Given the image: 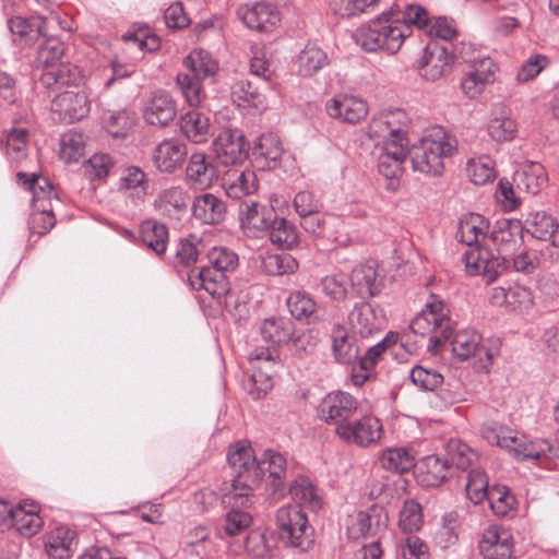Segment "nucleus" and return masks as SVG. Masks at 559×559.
Instances as JSON below:
<instances>
[{"instance_id":"22","label":"nucleus","mask_w":559,"mask_h":559,"mask_svg":"<svg viewBox=\"0 0 559 559\" xmlns=\"http://www.w3.org/2000/svg\"><path fill=\"white\" fill-rule=\"evenodd\" d=\"M219 171L214 162L203 152L193 153L185 170L186 182L200 190L207 189L218 179Z\"/></svg>"},{"instance_id":"34","label":"nucleus","mask_w":559,"mask_h":559,"mask_svg":"<svg viewBox=\"0 0 559 559\" xmlns=\"http://www.w3.org/2000/svg\"><path fill=\"white\" fill-rule=\"evenodd\" d=\"M274 215L273 209H269L255 201H245L239 205L241 227L253 233L254 236L258 233L266 231Z\"/></svg>"},{"instance_id":"10","label":"nucleus","mask_w":559,"mask_h":559,"mask_svg":"<svg viewBox=\"0 0 559 559\" xmlns=\"http://www.w3.org/2000/svg\"><path fill=\"white\" fill-rule=\"evenodd\" d=\"M409 118L402 109L383 112L371 119L368 124V136L378 144H408L406 138Z\"/></svg>"},{"instance_id":"16","label":"nucleus","mask_w":559,"mask_h":559,"mask_svg":"<svg viewBox=\"0 0 559 559\" xmlns=\"http://www.w3.org/2000/svg\"><path fill=\"white\" fill-rule=\"evenodd\" d=\"M358 409L357 400L349 393L335 391L326 394L317 408L318 417L328 425L349 423Z\"/></svg>"},{"instance_id":"45","label":"nucleus","mask_w":559,"mask_h":559,"mask_svg":"<svg viewBox=\"0 0 559 559\" xmlns=\"http://www.w3.org/2000/svg\"><path fill=\"white\" fill-rule=\"evenodd\" d=\"M408 144H385L378 158V170L385 178H396L407 155Z\"/></svg>"},{"instance_id":"46","label":"nucleus","mask_w":559,"mask_h":559,"mask_svg":"<svg viewBox=\"0 0 559 559\" xmlns=\"http://www.w3.org/2000/svg\"><path fill=\"white\" fill-rule=\"evenodd\" d=\"M288 490L292 499L296 502L295 506L301 510L307 508L311 511H318L322 506V499L318 489L307 477L300 476L296 478L289 485Z\"/></svg>"},{"instance_id":"39","label":"nucleus","mask_w":559,"mask_h":559,"mask_svg":"<svg viewBox=\"0 0 559 559\" xmlns=\"http://www.w3.org/2000/svg\"><path fill=\"white\" fill-rule=\"evenodd\" d=\"M226 207L224 202L212 193L197 197L192 204V214L195 219L204 224H218L224 219Z\"/></svg>"},{"instance_id":"26","label":"nucleus","mask_w":559,"mask_h":559,"mask_svg":"<svg viewBox=\"0 0 559 559\" xmlns=\"http://www.w3.org/2000/svg\"><path fill=\"white\" fill-rule=\"evenodd\" d=\"M237 16L248 28L258 32H269L280 21L278 11L267 2L240 5L237 9Z\"/></svg>"},{"instance_id":"63","label":"nucleus","mask_w":559,"mask_h":559,"mask_svg":"<svg viewBox=\"0 0 559 559\" xmlns=\"http://www.w3.org/2000/svg\"><path fill=\"white\" fill-rule=\"evenodd\" d=\"M318 345V338L312 330L295 331L293 329L286 348L298 358H304L312 354Z\"/></svg>"},{"instance_id":"13","label":"nucleus","mask_w":559,"mask_h":559,"mask_svg":"<svg viewBox=\"0 0 559 559\" xmlns=\"http://www.w3.org/2000/svg\"><path fill=\"white\" fill-rule=\"evenodd\" d=\"M48 36L37 51V62L46 68L40 82L48 87L66 85L70 82L64 75L67 68L64 66L57 67L64 53V45L50 34Z\"/></svg>"},{"instance_id":"47","label":"nucleus","mask_w":559,"mask_h":559,"mask_svg":"<svg viewBox=\"0 0 559 559\" xmlns=\"http://www.w3.org/2000/svg\"><path fill=\"white\" fill-rule=\"evenodd\" d=\"M283 153L282 142L274 133L260 135L253 144L252 155L262 168L271 167Z\"/></svg>"},{"instance_id":"61","label":"nucleus","mask_w":559,"mask_h":559,"mask_svg":"<svg viewBox=\"0 0 559 559\" xmlns=\"http://www.w3.org/2000/svg\"><path fill=\"white\" fill-rule=\"evenodd\" d=\"M518 124L514 119L509 117L502 107L499 115L490 119L488 123V133L497 142H507L515 138Z\"/></svg>"},{"instance_id":"44","label":"nucleus","mask_w":559,"mask_h":559,"mask_svg":"<svg viewBox=\"0 0 559 559\" xmlns=\"http://www.w3.org/2000/svg\"><path fill=\"white\" fill-rule=\"evenodd\" d=\"M329 64L326 52L316 44L309 43L296 59L297 73L302 78H311Z\"/></svg>"},{"instance_id":"36","label":"nucleus","mask_w":559,"mask_h":559,"mask_svg":"<svg viewBox=\"0 0 559 559\" xmlns=\"http://www.w3.org/2000/svg\"><path fill=\"white\" fill-rule=\"evenodd\" d=\"M222 186L229 198L241 199L258 190L257 175L250 169L231 168L224 174Z\"/></svg>"},{"instance_id":"30","label":"nucleus","mask_w":559,"mask_h":559,"mask_svg":"<svg viewBox=\"0 0 559 559\" xmlns=\"http://www.w3.org/2000/svg\"><path fill=\"white\" fill-rule=\"evenodd\" d=\"M189 193L181 186H173L158 192L154 200V209L163 216L180 218L187 213Z\"/></svg>"},{"instance_id":"4","label":"nucleus","mask_w":559,"mask_h":559,"mask_svg":"<svg viewBox=\"0 0 559 559\" xmlns=\"http://www.w3.org/2000/svg\"><path fill=\"white\" fill-rule=\"evenodd\" d=\"M19 99L15 81L2 73V102H7L11 107L7 115L13 124L7 130L5 146L7 155L13 163H19L26 157L28 143V130L24 126L27 118V108Z\"/></svg>"},{"instance_id":"15","label":"nucleus","mask_w":559,"mask_h":559,"mask_svg":"<svg viewBox=\"0 0 559 559\" xmlns=\"http://www.w3.org/2000/svg\"><path fill=\"white\" fill-rule=\"evenodd\" d=\"M91 102L84 90L76 86L59 93L51 100V111L64 123H73L87 117Z\"/></svg>"},{"instance_id":"12","label":"nucleus","mask_w":559,"mask_h":559,"mask_svg":"<svg viewBox=\"0 0 559 559\" xmlns=\"http://www.w3.org/2000/svg\"><path fill=\"white\" fill-rule=\"evenodd\" d=\"M382 424L372 415L350 419L335 428L336 436L347 444L367 448L377 444L382 437Z\"/></svg>"},{"instance_id":"57","label":"nucleus","mask_w":559,"mask_h":559,"mask_svg":"<svg viewBox=\"0 0 559 559\" xmlns=\"http://www.w3.org/2000/svg\"><path fill=\"white\" fill-rule=\"evenodd\" d=\"M338 218L332 215H322L320 212L301 217V227L309 234L326 239H334V230Z\"/></svg>"},{"instance_id":"23","label":"nucleus","mask_w":559,"mask_h":559,"mask_svg":"<svg viewBox=\"0 0 559 559\" xmlns=\"http://www.w3.org/2000/svg\"><path fill=\"white\" fill-rule=\"evenodd\" d=\"M453 57L444 46L429 44L418 61L420 75L427 81H438L450 70Z\"/></svg>"},{"instance_id":"33","label":"nucleus","mask_w":559,"mask_h":559,"mask_svg":"<svg viewBox=\"0 0 559 559\" xmlns=\"http://www.w3.org/2000/svg\"><path fill=\"white\" fill-rule=\"evenodd\" d=\"M513 182L518 190L536 194L547 185L548 176L540 163L525 160L515 169Z\"/></svg>"},{"instance_id":"3","label":"nucleus","mask_w":559,"mask_h":559,"mask_svg":"<svg viewBox=\"0 0 559 559\" xmlns=\"http://www.w3.org/2000/svg\"><path fill=\"white\" fill-rule=\"evenodd\" d=\"M209 266H203L189 280L194 289H204L213 298L225 296L230 289L228 274L239 264L238 254L227 247H213L206 253Z\"/></svg>"},{"instance_id":"60","label":"nucleus","mask_w":559,"mask_h":559,"mask_svg":"<svg viewBox=\"0 0 559 559\" xmlns=\"http://www.w3.org/2000/svg\"><path fill=\"white\" fill-rule=\"evenodd\" d=\"M489 480L481 468H471L466 480V496L474 503L478 504L489 497Z\"/></svg>"},{"instance_id":"53","label":"nucleus","mask_w":559,"mask_h":559,"mask_svg":"<svg viewBox=\"0 0 559 559\" xmlns=\"http://www.w3.org/2000/svg\"><path fill=\"white\" fill-rule=\"evenodd\" d=\"M266 233L272 243L286 249H292L298 242L297 229L284 217L273 216Z\"/></svg>"},{"instance_id":"19","label":"nucleus","mask_w":559,"mask_h":559,"mask_svg":"<svg viewBox=\"0 0 559 559\" xmlns=\"http://www.w3.org/2000/svg\"><path fill=\"white\" fill-rule=\"evenodd\" d=\"M325 110L333 119L355 124L367 116L369 108L361 97L341 93L326 102Z\"/></svg>"},{"instance_id":"56","label":"nucleus","mask_w":559,"mask_h":559,"mask_svg":"<svg viewBox=\"0 0 559 559\" xmlns=\"http://www.w3.org/2000/svg\"><path fill=\"white\" fill-rule=\"evenodd\" d=\"M274 547L272 536L260 528L251 531L240 546L253 559H267L272 556Z\"/></svg>"},{"instance_id":"1","label":"nucleus","mask_w":559,"mask_h":559,"mask_svg":"<svg viewBox=\"0 0 559 559\" xmlns=\"http://www.w3.org/2000/svg\"><path fill=\"white\" fill-rule=\"evenodd\" d=\"M427 22V11L415 4L395 2L389 11L357 29L355 39L366 51L395 53L411 35L413 23Z\"/></svg>"},{"instance_id":"59","label":"nucleus","mask_w":559,"mask_h":559,"mask_svg":"<svg viewBox=\"0 0 559 559\" xmlns=\"http://www.w3.org/2000/svg\"><path fill=\"white\" fill-rule=\"evenodd\" d=\"M85 140L83 133L69 130L60 138L59 156L66 163H75L84 154Z\"/></svg>"},{"instance_id":"29","label":"nucleus","mask_w":559,"mask_h":559,"mask_svg":"<svg viewBox=\"0 0 559 559\" xmlns=\"http://www.w3.org/2000/svg\"><path fill=\"white\" fill-rule=\"evenodd\" d=\"M514 445L509 448V452L519 461L540 462L558 455V449L547 439L526 440L514 433Z\"/></svg>"},{"instance_id":"8","label":"nucleus","mask_w":559,"mask_h":559,"mask_svg":"<svg viewBox=\"0 0 559 559\" xmlns=\"http://www.w3.org/2000/svg\"><path fill=\"white\" fill-rule=\"evenodd\" d=\"M450 340L453 355L460 360L475 358L479 369H488L499 352L497 344L488 345V342H484L481 335L472 329L452 333Z\"/></svg>"},{"instance_id":"48","label":"nucleus","mask_w":559,"mask_h":559,"mask_svg":"<svg viewBox=\"0 0 559 559\" xmlns=\"http://www.w3.org/2000/svg\"><path fill=\"white\" fill-rule=\"evenodd\" d=\"M293 322L285 318L265 319L260 328L262 338L272 347H286L292 331Z\"/></svg>"},{"instance_id":"40","label":"nucleus","mask_w":559,"mask_h":559,"mask_svg":"<svg viewBox=\"0 0 559 559\" xmlns=\"http://www.w3.org/2000/svg\"><path fill=\"white\" fill-rule=\"evenodd\" d=\"M331 338L333 355L340 364L349 365L359 360V346L343 325L335 324L333 326Z\"/></svg>"},{"instance_id":"62","label":"nucleus","mask_w":559,"mask_h":559,"mask_svg":"<svg viewBox=\"0 0 559 559\" xmlns=\"http://www.w3.org/2000/svg\"><path fill=\"white\" fill-rule=\"evenodd\" d=\"M466 173L474 185H486L495 178V163L487 155L472 158L467 162Z\"/></svg>"},{"instance_id":"21","label":"nucleus","mask_w":559,"mask_h":559,"mask_svg":"<svg viewBox=\"0 0 559 559\" xmlns=\"http://www.w3.org/2000/svg\"><path fill=\"white\" fill-rule=\"evenodd\" d=\"M216 159L224 166L237 165L246 159L243 134L239 130H223L214 140Z\"/></svg>"},{"instance_id":"5","label":"nucleus","mask_w":559,"mask_h":559,"mask_svg":"<svg viewBox=\"0 0 559 559\" xmlns=\"http://www.w3.org/2000/svg\"><path fill=\"white\" fill-rule=\"evenodd\" d=\"M449 314L448 305L432 296L431 300L412 320L409 324L411 331L415 335L429 337L427 346L429 352L437 353L450 340L452 330Z\"/></svg>"},{"instance_id":"55","label":"nucleus","mask_w":559,"mask_h":559,"mask_svg":"<svg viewBox=\"0 0 559 559\" xmlns=\"http://www.w3.org/2000/svg\"><path fill=\"white\" fill-rule=\"evenodd\" d=\"M261 270L272 276L293 274L298 269L297 260L289 253H265L261 257Z\"/></svg>"},{"instance_id":"37","label":"nucleus","mask_w":559,"mask_h":559,"mask_svg":"<svg viewBox=\"0 0 559 559\" xmlns=\"http://www.w3.org/2000/svg\"><path fill=\"white\" fill-rule=\"evenodd\" d=\"M489 234V222L480 214L471 213L459 222L456 239L468 249L479 248Z\"/></svg>"},{"instance_id":"20","label":"nucleus","mask_w":559,"mask_h":559,"mask_svg":"<svg viewBox=\"0 0 559 559\" xmlns=\"http://www.w3.org/2000/svg\"><path fill=\"white\" fill-rule=\"evenodd\" d=\"M513 546V536L508 530L490 526L484 532L478 550L485 559H511Z\"/></svg>"},{"instance_id":"17","label":"nucleus","mask_w":559,"mask_h":559,"mask_svg":"<svg viewBox=\"0 0 559 559\" xmlns=\"http://www.w3.org/2000/svg\"><path fill=\"white\" fill-rule=\"evenodd\" d=\"M2 526L12 527L20 535L32 537L43 526V520L34 503H19L8 509L2 500Z\"/></svg>"},{"instance_id":"49","label":"nucleus","mask_w":559,"mask_h":559,"mask_svg":"<svg viewBox=\"0 0 559 559\" xmlns=\"http://www.w3.org/2000/svg\"><path fill=\"white\" fill-rule=\"evenodd\" d=\"M183 64L191 72V76L201 80L213 78L218 71L217 61L203 49L192 50L185 58Z\"/></svg>"},{"instance_id":"51","label":"nucleus","mask_w":559,"mask_h":559,"mask_svg":"<svg viewBox=\"0 0 559 559\" xmlns=\"http://www.w3.org/2000/svg\"><path fill=\"white\" fill-rule=\"evenodd\" d=\"M287 307L290 314L298 321L310 324L318 320L317 304L305 292L290 293L287 298Z\"/></svg>"},{"instance_id":"24","label":"nucleus","mask_w":559,"mask_h":559,"mask_svg":"<svg viewBox=\"0 0 559 559\" xmlns=\"http://www.w3.org/2000/svg\"><path fill=\"white\" fill-rule=\"evenodd\" d=\"M522 223L518 219H498L489 233V239L497 251L510 258L522 245Z\"/></svg>"},{"instance_id":"54","label":"nucleus","mask_w":559,"mask_h":559,"mask_svg":"<svg viewBox=\"0 0 559 559\" xmlns=\"http://www.w3.org/2000/svg\"><path fill=\"white\" fill-rule=\"evenodd\" d=\"M487 500L493 514L499 518L511 516L516 510L515 496L504 485H493Z\"/></svg>"},{"instance_id":"25","label":"nucleus","mask_w":559,"mask_h":559,"mask_svg":"<svg viewBox=\"0 0 559 559\" xmlns=\"http://www.w3.org/2000/svg\"><path fill=\"white\" fill-rule=\"evenodd\" d=\"M497 66L491 58L474 60L471 70L462 79L461 87L469 98L479 96L485 87L495 82Z\"/></svg>"},{"instance_id":"28","label":"nucleus","mask_w":559,"mask_h":559,"mask_svg":"<svg viewBox=\"0 0 559 559\" xmlns=\"http://www.w3.org/2000/svg\"><path fill=\"white\" fill-rule=\"evenodd\" d=\"M349 281L359 297L371 298L377 296L382 288V277L378 272V262L368 260L355 266Z\"/></svg>"},{"instance_id":"7","label":"nucleus","mask_w":559,"mask_h":559,"mask_svg":"<svg viewBox=\"0 0 559 559\" xmlns=\"http://www.w3.org/2000/svg\"><path fill=\"white\" fill-rule=\"evenodd\" d=\"M280 540L289 547L306 550L312 544L311 527L305 512L297 506H283L276 512Z\"/></svg>"},{"instance_id":"31","label":"nucleus","mask_w":559,"mask_h":559,"mask_svg":"<svg viewBox=\"0 0 559 559\" xmlns=\"http://www.w3.org/2000/svg\"><path fill=\"white\" fill-rule=\"evenodd\" d=\"M187 156L186 144L174 140H164L154 150L152 160L160 173L171 174L181 167Z\"/></svg>"},{"instance_id":"50","label":"nucleus","mask_w":559,"mask_h":559,"mask_svg":"<svg viewBox=\"0 0 559 559\" xmlns=\"http://www.w3.org/2000/svg\"><path fill=\"white\" fill-rule=\"evenodd\" d=\"M386 526V514L373 510L358 512L352 518L349 531L353 535L376 536Z\"/></svg>"},{"instance_id":"64","label":"nucleus","mask_w":559,"mask_h":559,"mask_svg":"<svg viewBox=\"0 0 559 559\" xmlns=\"http://www.w3.org/2000/svg\"><path fill=\"white\" fill-rule=\"evenodd\" d=\"M448 464L459 469L469 468L477 460V454L466 443L460 440H451L448 443Z\"/></svg>"},{"instance_id":"27","label":"nucleus","mask_w":559,"mask_h":559,"mask_svg":"<svg viewBox=\"0 0 559 559\" xmlns=\"http://www.w3.org/2000/svg\"><path fill=\"white\" fill-rule=\"evenodd\" d=\"M177 107L166 91L158 90L148 98L143 109V118L151 126L165 127L175 119Z\"/></svg>"},{"instance_id":"35","label":"nucleus","mask_w":559,"mask_h":559,"mask_svg":"<svg viewBox=\"0 0 559 559\" xmlns=\"http://www.w3.org/2000/svg\"><path fill=\"white\" fill-rule=\"evenodd\" d=\"M75 545V532L67 526H58L44 536L45 552L50 559H69Z\"/></svg>"},{"instance_id":"2","label":"nucleus","mask_w":559,"mask_h":559,"mask_svg":"<svg viewBox=\"0 0 559 559\" xmlns=\"http://www.w3.org/2000/svg\"><path fill=\"white\" fill-rule=\"evenodd\" d=\"M456 150V139L443 128L437 127L413 144L407 152L414 171L436 177L443 173L444 160L453 156Z\"/></svg>"},{"instance_id":"18","label":"nucleus","mask_w":559,"mask_h":559,"mask_svg":"<svg viewBox=\"0 0 559 559\" xmlns=\"http://www.w3.org/2000/svg\"><path fill=\"white\" fill-rule=\"evenodd\" d=\"M353 335L361 338L379 333L384 324L382 311L368 301L356 302L347 317Z\"/></svg>"},{"instance_id":"42","label":"nucleus","mask_w":559,"mask_h":559,"mask_svg":"<svg viewBox=\"0 0 559 559\" xmlns=\"http://www.w3.org/2000/svg\"><path fill=\"white\" fill-rule=\"evenodd\" d=\"M415 466L418 481L426 487H437L441 485L448 476V461L437 455L425 456Z\"/></svg>"},{"instance_id":"58","label":"nucleus","mask_w":559,"mask_h":559,"mask_svg":"<svg viewBox=\"0 0 559 559\" xmlns=\"http://www.w3.org/2000/svg\"><path fill=\"white\" fill-rule=\"evenodd\" d=\"M380 463L384 469L399 474L415 466L414 456L403 448L386 449L380 457Z\"/></svg>"},{"instance_id":"38","label":"nucleus","mask_w":559,"mask_h":559,"mask_svg":"<svg viewBox=\"0 0 559 559\" xmlns=\"http://www.w3.org/2000/svg\"><path fill=\"white\" fill-rule=\"evenodd\" d=\"M223 502L230 507L223 524L224 535L235 537L246 532L252 523V516L250 513L240 510V508H250L253 503V499L251 498V503L249 506H242L240 503L241 500L236 497H231V491H229L224 496Z\"/></svg>"},{"instance_id":"9","label":"nucleus","mask_w":559,"mask_h":559,"mask_svg":"<svg viewBox=\"0 0 559 559\" xmlns=\"http://www.w3.org/2000/svg\"><path fill=\"white\" fill-rule=\"evenodd\" d=\"M250 360L260 361L262 366H254V371L242 382L243 390L253 399H263L273 388L271 372L280 366L278 355L274 348H255L250 353Z\"/></svg>"},{"instance_id":"6","label":"nucleus","mask_w":559,"mask_h":559,"mask_svg":"<svg viewBox=\"0 0 559 559\" xmlns=\"http://www.w3.org/2000/svg\"><path fill=\"white\" fill-rule=\"evenodd\" d=\"M227 460L234 475L231 497L240 499L242 506H249L253 489L260 481L259 459L250 444L237 442L230 448Z\"/></svg>"},{"instance_id":"14","label":"nucleus","mask_w":559,"mask_h":559,"mask_svg":"<svg viewBox=\"0 0 559 559\" xmlns=\"http://www.w3.org/2000/svg\"><path fill=\"white\" fill-rule=\"evenodd\" d=\"M462 261L469 275H483L487 282H492L506 269L510 267L511 260L508 255L498 252L491 254L488 250L480 248L467 249Z\"/></svg>"},{"instance_id":"32","label":"nucleus","mask_w":559,"mask_h":559,"mask_svg":"<svg viewBox=\"0 0 559 559\" xmlns=\"http://www.w3.org/2000/svg\"><path fill=\"white\" fill-rule=\"evenodd\" d=\"M16 178L17 182L32 193V207L43 205L53 209V201L59 202L53 187L47 178L25 173H17Z\"/></svg>"},{"instance_id":"43","label":"nucleus","mask_w":559,"mask_h":559,"mask_svg":"<svg viewBox=\"0 0 559 559\" xmlns=\"http://www.w3.org/2000/svg\"><path fill=\"white\" fill-rule=\"evenodd\" d=\"M180 131L190 142L204 143L211 135L210 118L198 110H190L180 118Z\"/></svg>"},{"instance_id":"52","label":"nucleus","mask_w":559,"mask_h":559,"mask_svg":"<svg viewBox=\"0 0 559 559\" xmlns=\"http://www.w3.org/2000/svg\"><path fill=\"white\" fill-rule=\"evenodd\" d=\"M141 238L147 248L160 255L167 248L168 229L165 224L147 219L141 225Z\"/></svg>"},{"instance_id":"41","label":"nucleus","mask_w":559,"mask_h":559,"mask_svg":"<svg viewBox=\"0 0 559 559\" xmlns=\"http://www.w3.org/2000/svg\"><path fill=\"white\" fill-rule=\"evenodd\" d=\"M259 472L260 480L264 477L271 479L275 491H283L285 489L283 477L286 473V460L281 453L265 450L259 459Z\"/></svg>"},{"instance_id":"11","label":"nucleus","mask_w":559,"mask_h":559,"mask_svg":"<svg viewBox=\"0 0 559 559\" xmlns=\"http://www.w3.org/2000/svg\"><path fill=\"white\" fill-rule=\"evenodd\" d=\"M57 25L66 29V26L60 21V16L52 11L48 16L36 15L29 19L15 16L8 21V28L13 41L22 45H29L39 36H48L49 32Z\"/></svg>"}]
</instances>
